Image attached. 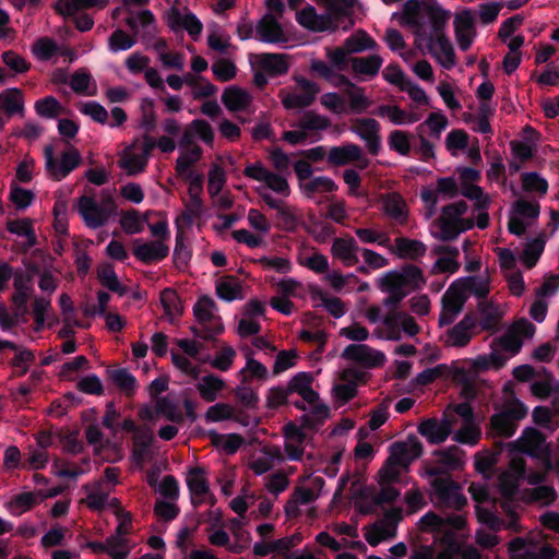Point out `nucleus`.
I'll list each match as a JSON object with an SVG mask.
<instances>
[{
    "mask_svg": "<svg viewBox=\"0 0 559 559\" xmlns=\"http://www.w3.org/2000/svg\"><path fill=\"white\" fill-rule=\"evenodd\" d=\"M37 503L36 497L33 492H21L10 501L9 508L12 514L19 515L23 512L31 510Z\"/></svg>",
    "mask_w": 559,
    "mask_h": 559,
    "instance_id": "60",
    "label": "nucleus"
},
{
    "mask_svg": "<svg viewBox=\"0 0 559 559\" xmlns=\"http://www.w3.org/2000/svg\"><path fill=\"white\" fill-rule=\"evenodd\" d=\"M7 229L11 234H15L20 237H25L27 240V247L31 248L36 245L37 237L32 226V221L28 218L24 219H11L7 223Z\"/></svg>",
    "mask_w": 559,
    "mask_h": 559,
    "instance_id": "44",
    "label": "nucleus"
},
{
    "mask_svg": "<svg viewBox=\"0 0 559 559\" xmlns=\"http://www.w3.org/2000/svg\"><path fill=\"white\" fill-rule=\"evenodd\" d=\"M437 254H442L437 259L433 265V271H438L441 273H455L460 269V263L457 262V257L460 255V251L456 247L451 246H439L435 249Z\"/></svg>",
    "mask_w": 559,
    "mask_h": 559,
    "instance_id": "26",
    "label": "nucleus"
},
{
    "mask_svg": "<svg viewBox=\"0 0 559 559\" xmlns=\"http://www.w3.org/2000/svg\"><path fill=\"white\" fill-rule=\"evenodd\" d=\"M454 35L457 41L459 48L462 51H467L476 35L475 17L471 9H464L455 14L454 17Z\"/></svg>",
    "mask_w": 559,
    "mask_h": 559,
    "instance_id": "8",
    "label": "nucleus"
},
{
    "mask_svg": "<svg viewBox=\"0 0 559 559\" xmlns=\"http://www.w3.org/2000/svg\"><path fill=\"white\" fill-rule=\"evenodd\" d=\"M431 486L435 490V493H436L438 500L441 503H444L445 501H448L456 489H461V486L459 485V483H456L450 478H442V477L435 478L431 481Z\"/></svg>",
    "mask_w": 559,
    "mask_h": 559,
    "instance_id": "54",
    "label": "nucleus"
},
{
    "mask_svg": "<svg viewBox=\"0 0 559 559\" xmlns=\"http://www.w3.org/2000/svg\"><path fill=\"white\" fill-rule=\"evenodd\" d=\"M349 62L355 74L374 78L382 67L383 59L379 55H369L367 57H353Z\"/></svg>",
    "mask_w": 559,
    "mask_h": 559,
    "instance_id": "27",
    "label": "nucleus"
},
{
    "mask_svg": "<svg viewBox=\"0 0 559 559\" xmlns=\"http://www.w3.org/2000/svg\"><path fill=\"white\" fill-rule=\"evenodd\" d=\"M424 11V0H407L403 4L402 24L415 28V35H426L425 23L419 19L420 12Z\"/></svg>",
    "mask_w": 559,
    "mask_h": 559,
    "instance_id": "23",
    "label": "nucleus"
},
{
    "mask_svg": "<svg viewBox=\"0 0 559 559\" xmlns=\"http://www.w3.org/2000/svg\"><path fill=\"white\" fill-rule=\"evenodd\" d=\"M160 304L163 306L165 316L170 322L175 317H180L183 313L181 299L176 289L171 287L164 288L159 294Z\"/></svg>",
    "mask_w": 559,
    "mask_h": 559,
    "instance_id": "30",
    "label": "nucleus"
},
{
    "mask_svg": "<svg viewBox=\"0 0 559 559\" xmlns=\"http://www.w3.org/2000/svg\"><path fill=\"white\" fill-rule=\"evenodd\" d=\"M136 43L133 36L122 29H116L108 38V48L111 52L124 51L132 48Z\"/></svg>",
    "mask_w": 559,
    "mask_h": 559,
    "instance_id": "55",
    "label": "nucleus"
},
{
    "mask_svg": "<svg viewBox=\"0 0 559 559\" xmlns=\"http://www.w3.org/2000/svg\"><path fill=\"white\" fill-rule=\"evenodd\" d=\"M216 295L225 301L242 299V286L237 277L227 276L216 283Z\"/></svg>",
    "mask_w": 559,
    "mask_h": 559,
    "instance_id": "32",
    "label": "nucleus"
},
{
    "mask_svg": "<svg viewBox=\"0 0 559 559\" xmlns=\"http://www.w3.org/2000/svg\"><path fill=\"white\" fill-rule=\"evenodd\" d=\"M297 126L308 133V131L326 130L331 126V121L324 116L318 115L313 111H307L304 114Z\"/></svg>",
    "mask_w": 559,
    "mask_h": 559,
    "instance_id": "51",
    "label": "nucleus"
},
{
    "mask_svg": "<svg viewBox=\"0 0 559 559\" xmlns=\"http://www.w3.org/2000/svg\"><path fill=\"white\" fill-rule=\"evenodd\" d=\"M129 540L127 538H120L119 536L107 537V550L112 559H127L130 554L128 546Z\"/></svg>",
    "mask_w": 559,
    "mask_h": 559,
    "instance_id": "62",
    "label": "nucleus"
},
{
    "mask_svg": "<svg viewBox=\"0 0 559 559\" xmlns=\"http://www.w3.org/2000/svg\"><path fill=\"white\" fill-rule=\"evenodd\" d=\"M34 109L36 115L43 119H56L64 111L63 106L53 96L37 99L34 104Z\"/></svg>",
    "mask_w": 559,
    "mask_h": 559,
    "instance_id": "36",
    "label": "nucleus"
},
{
    "mask_svg": "<svg viewBox=\"0 0 559 559\" xmlns=\"http://www.w3.org/2000/svg\"><path fill=\"white\" fill-rule=\"evenodd\" d=\"M424 11L429 19L431 31L419 37L426 38L427 41H435L440 36H447L444 28L451 17V12L444 10L437 0H424Z\"/></svg>",
    "mask_w": 559,
    "mask_h": 559,
    "instance_id": "9",
    "label": "nucleus"
},
{
    "mask_svg": "<svg viewBox=\"0 0 559 559\" xmlns=\"http://www.w3.org/2000/svg\"><path fill=\"white\" fill-rule=\"evenodd\" d=\"M405 278L397 271H389L381 278L379 288L383 293L406 292Z\"/></svg>",
    "mask_w": 559,
    "mask_h": 559,
    "instance_id": "58",
    "label": "nucleus"
},
{
    "mask_svg": "<svg viewBox=\"0 0 559 559\" xmlns=\"http://www.w3.org/2000/svg\"><path fill=\"white\" fill-rule=\"evenodd\" d=\"M124 23L134 35H138L141 29L144 41L153 39L157 32L156 20L151 10H142L136 14L130 12L124 19Z\"/></svg>",
    "mask_w": 559,
    "mask_h": 559,
    "instance_id": "11",
    "label": "nucleus"
},
{
    "mask_svg": "<svg viewBox=\"0 0 559 559\" xmlns=\"http://www.w3.org/2000/svg\"><path fill=\"white\" fill-rule=\"evenodd\" d=\"M296 21L299 25L312 32H334L340 25V20L331 12L318 14L312 5L301 9L296 15Z\"/></svg>",
    "mask_w": 559,
    "mask_h": 559,
    "instance_id": "5",
    "label": "nucleus"
},
{
    "mask_svg": "<svg viewBox=\"0 0 559 559\" xmlns=\"http://www.w3.org/2000/svg\"><path fill=\"white\" fill-rule=\"evenodd\" d=\"M428 52L447 70L455 66V51L447 36H440L435 41H427Z\"/></svg>",
    "mask_w": 559,
    "mask_h": 559,
    "instance_id": "19",
    "label": "nucleus"
},
{
    "mask_svg": "<svg viewBox=\"0 0 559 559\" xmlns=\"http://www.w3.org/2000/svg\"><path fill=\"white\" fill-rule=\"evenodd\" d=\"M480 436V429L475 426L474 423L464 424V426L454 433L453 440L462 444L476 445Z\"/></svg>",
    "mask_w": 559,
    "mask_h": 559,
    "instance_id": "63",
    "label": "nucleus"
},
{
    "mask_svg": "<svg viewBox=\"0 0 559 559\" xmlns=\"http://www.w3.org/2000/svg\"><path fill=\"white\" fill-rule=\"evenodd\" d=\"M44 155L47 171L52 179L58 181L66 178L81 163V155L74 147L63 152L60 162L55 157L51 145H47L44 148Z\"/></svg>",
    "mask_w": 559,
    "mask_h": 559,
    "instance_id": "2",
    "label": "nucleus"
},
{
    "mask_svg": "<svg viewBox=\"0 0 559 559\" xmlns=\"http://www.w3.org/2000/svg\"><path fill=\"white\" fill-rule=\"evenodd\" d=\"M383 211L386 216L404 224L407 219V207L404 199L397 192L385 193L381 198Z\"/></svg>",
    "mask_w": 559,
    "mask_h": 559,
    "instance_id": "24",
    "label": "nucleus"
},
{
    "mask_svg": "<svg viewBox=\"0 0 559 559\" xmlns=\"http://www.w3.org/2000/svg\"><path fill=\"white\" fill-rule=\"evenodd\" d=\"M456 287H460L463 294L466 295V293H471L478 299H486L489 294L488 281L477 276H466L455 280L451 283V290H454Z\"/></svg>",
    "mask_w": 559,
    "mask_h": 559,
    "instance_id": "25",
    "label": "nucleus"
},
{
    "mask_svg": "<svg viewBox=\"0 0 559 559\" xmlns=\"http://www.w3.org/2000/svg\"><path fill=\"white\" fill-rule=\"evenodd\" d=\"M257 58L259 68L272 78L286 74L290 67L288 56L285 53L263 52Z\"/></svg>",
    "mask_w": 559,
    "mask_h": 559,
    "instance_id": "18",
    "label": "nucleus"
},
{
    "mask_svg": "<svg viewBox=\"0 0 559 559\" xmlns=\"http://www.w3.org/2000/svg\"><path fill=\"white\" fill-rule=\"evenodd\" d=\"M355 508L362 515H370L377 512L380 504L374 503V496H370L367 488H360L355 492Z\"/></svg>",
    "mask_w": 559,
    "mask_h": 559,
    "instance_id": "56",
    "label": "nucleus"
},
{
    "mask_svg": "<svg viewBox=\"0 0 559 559\" xmlns=\"http://www.w3.org/2000/svg\"><path fill=\"white\" fill-rule=\"evenodd\" d=\"M176 227H177V233H176V239H175L173 260H174L175 266L178 270H182L185 266L188 265V263L192 257V253H191V250L189 249V247L185 243V240H183L185 234H183V230H182L178 219H176Z\"/></svg>",
    "mask_w": 559,
    "mask_h": 559,
    "instance_id": "33",
    "label": "nucleus"
},
{
    "mask_svg": "<svg viewBox=\"0 0 559 559\" xmlns=\"http://www.w3.org/2000/svg\"><path fill=\"white\" fill-rule=\"evenodd\" d=\"M156 413L163 415L169 421L180 424L185 420V415L167 396L159 397L156 401Z\"/></svg>",
    "mask_w": 559,
    "mask_h": 559,
    "instance_id": "49",
    "label": "nucleus"
},
{
    "mask_svg": "<svg viewBox=\"0 0 559 559\" xmlns=\"http://www.w3.org/2000/svg\"><path fill=\"white\" fill-rule=\"evenodd\" d=\"M133 255L142 263L150 265L163 261L169 254V247L160 240L142 242L135 239L133 242Z\"/></svg>",
    "mask_w": 559,
    "mask_h": 559,
    "instance_id": "10",
    "label": "nucleus"
},
{
    "mask_svg": "<svg viewBox=\"0 0 559 559\" xmlns=\"http://www.w3.org/2000/svg\"><path fill=\"white\" fill-rule=\"evenodd\" d=\"M467 296L461 292L460 287L451 290V285L442 296V309L452 314H459L464 307Z\"/></svg>",
    "mask_w": 559,
    "mask_h": 559,
    "instance_id": "45",
    "label": "nucleus"
},
{
    "mask_svg": "<svg viewBox=\"0 0 559 559\" xmlns=\"http://www.w3.org/2000/svg\"><path fill=\"white\" fill-rule=\"evenodd\" d=\"M489 426L491 431L502 438H511L514 436L518 424L514 423L507 413L499 412L490 417Z\"/></svg>",
    "mask_w": 559,
    "mask_h": 559,
    "instance_id": "35",
    "label": "nucleus"
},
{
    "mask_svg": "<svg viewBox=\"0 0 559 559\" xmlns=\"http://www.w3.org/2000/svg\"><path fill=\"white\" fill-rule=\"evenodd\" d=\"M342 358L369 369L381 367L385 362V355L382 352L366 344L347 345L342 353Z\"/></svg>",
    "mask_w": 559,
    "mask_h": 559,
    "instance_id": "7",
    "label": "nucleus"
},
{
    "mask_svg": "<svg viewBox=\"0 0 559 559\" xmlns=\"http://www.w3.org/2000/svg\"><path fill=\"white\" fill-rule=\"evenodd\" d=\"M108 378L112 383L119 388L126 394H131L135 391L136 379L126 368L108 369Z\"/></svg>",
    "mask_w": 559,
    "mask_h": 559,
    "instance_id": "38",
    "label": "nucleus"
},
{
    "mask_svg": "<svg viewBox=\"0 0 559 559\" xmlns=\"http://www.w3.org/2000/svg\"><path fill=\"white\" fill-rule=\"evenodd\" d=\"M301 93H286L281 91L280 96L285 109H302L311 106L320 92V86L304 76H295Z\"/></svg>",
    "mask_w": 559,
    "mask_h": 559,
    "instance_id": "3",
    "label": "nucleus"
},
{
    "mask_svg": "<svg viewBox=\"0 0 559 559\" xmlns=\"http://www.w3.org/2000/svg\"><path fill=\"white\" fill-rule=\"evenodd\" d=\"M5 348L15 352V355L11 360V365L13 367L22 368L21 374H25L28 371V365L33 364L35 360L34 352L27 348H21L11 341L0 340V352Z\"/></svg>",
    "mask_w": 559,
    "mask_h": 559,
    "instance_id": "28",
    "label": "nucleus"
},
{
    "mask_svg": "<svg viewBox=\"0 0 559 559\" xmlns=\"http://www.w3.org/2000/svg\"><path fill=\"white\" fill-rule=\"evenodd\" d=\"M202 148L199 145H193L191 148H183L176 160V174L185 175L186 173L193 171L191 167L202 157Z\"/></svg>",
    "mask_w": 559,
    "mask_h": 559,
    "instance_id": "39",
    "label": "nucleus"
},
{
    "mask_svg": "<svg viewBox=\"0 0 559 559\" xmlns=\"http://www.w3.org/2000/svg\"><path fill=\"white\" fill-rule=\"evenodd\" d=\"M525 452L531 456H539L544 451L546 438L543 432L535 428H526L523 431Z\"/></svg>",
    "mask_w": 559,
    "mask_h": 559,
    "instance_id": "42",
    "label": "nucleus"
},
{
    "mask_svg": "<svg viewBox=\"0 0 559 559\" xmlns=\"http://www.w3.org/2000/svg\"><path fill=\"white\" fill-rule=\"evenodd\" d=\"M0 109L8 117L25 115V97L24 92L19 87L5 88L0 93Z\"/></svg>",
    "mask_w": 559,
    "mask_h": 559,
    "instance_id": "17",
    "label": "nucleus"
},
{
    "mask_svg": "<svg viewBox=\"0 0 559 559\" xmlns=\"http://www.w3.org/2000/svg\"><path fill=\"white\" fill-rule=\"evenodd\" d=\"M478 310L480 314L479 325L481 329L486 331L495 330L499 322V314L492 308V305L487 301H480Z\"/></svg>",
    "mask_w": 559,
    "mask_h": 559,
    "instance_id": "61",
    "label": "nucleus"
},
{
    "mask_svg": "<svg viewBox=\"0 0 559 559\" xmlns=\"http://www.w3.org/2000/svg\"><path fill=\"white\" fill-rule=\"evenodd\" d=\"M350 131L358 135L362 141H367L381 131L380 123L373 118H358L350 127Z\"/></svg>",
    "mask_w": 559,
    "mask_h": 559,
    "instance_id": "46",
    "label": "nucleus"
},
{
    "mask_svg": "<svg viewBox=\"0 0 559 559\" xmlns=\"http://www.w3.org/2000/svg\"><path fill=\"white\" fill-rule=\"evenodd\" d=\"M300 219L290 206H282L275 214V227L285 233H295Z\"/></svg>",
    "mask_w": 559,
    "mask_h": 559,
    "instance_id": "37",
    "label": "nucleus"
},
{
    "mask_svg": "<svg viewBox=\"0 0 559 559\" xmlns=\"http://www.w3.org/2000/svg\"><path fill=\"white\" fill-rule=\"evenodd\" d=\"M157 124V116L155 112V103L152 98L145 97L141 102V119L140 127L145 132L151 133L155 130Z\"/></svg>",
    "mask_w": 559,
    "mask_h": 559,
    "instance_id": "48",
    "label": "nucleus"
},
{
    "mask_svg": "<svg viewBox=\"0 0 559 559\" xmlns=\"http://www.w3.org/2000/svg\"><path fill=\"white\" fill-rule=\"evenodd\" d=\"M257 39L262 43L276 44L286 41L283 28L272 14H265L257 24Z\"/></svg>",
    "mask_w": 559,
    "mask_h": 559,
    "instance_id": "16",
    "label": "nucleus"
},
{
    "mask_svg": "<svg viewBox=\"0 0 559 559\" xmlns=\"http://www.w3.org/2000/svg\"><path fill=\"white\" fill-rule=\"evenodd\" d=\"M328 163L333 166H344L353 162L361 170L369 166V159L364 156L362 148L355 143L346 142L340 146H332L328 153Z\"/></svg>",
    "mask_w": 559,
    "mask_h": 559,
    "instance_id": "6",
    "label": "nucleus"
},
{
    "mask_svg": "<svg viewBox=\"0 0 559 559\" xmlns=\"http://www.w3.org/2000/svg\"><path fill=\"white\" fill-rule=\"evenodd\" d=\"M448 126V118L442 112H431L425 122L420 123L417 128L419 132L424 131V128L427 127L430 130V135L439 138L441 132Z\"/></svg>",
    "mask_w": 559,
    "mask_h": 559,
    "instance_id": "59",
    "label": "nucleus"
},
{
    "mask_svg": "<svg viewBox=\"0 0 559 559\" xmlns=\"http://www.w3.org/2000/svg\"><path fill=\"white\" fill-rule=\"evenodd\" d=\"M154 441L153 430L148 426H140L133 436L132 459L142 464L150 453L151 445Z\"/></svg>",
    "mask_w": 559,
    "mask_h": 559,
    "instance_id": "22",
    "label": "nucleus"
},
{
    "mask_svg": "<svg viewBox=\"0 0 559 559\" xmlns=\"http://www.w3.org/2000/svg\"><path fill=\"white\" fill-rule=\"evenodd\" d=\"M217 309L215 301L204 295L201 296L193 307V314L201 325H210L214 319V311Z\"/></svg>",
    "mask_w": 559,
    "mask_h": 559,
    "instance_id": "41",
    "label": "nucleus"
},
{
    "mask_svg": "<svg viewBox=\"0 0 559 559\" xmlns=\"http://www.w3.org/2000/svg\"><path fill=\"white\" fill-rule=\"evenodd\" d=\"M210 437L213 444L222 447L227 454H235L245 442L243 437L238 433L221 435L212 431Z\"/></svg>",
    "mask_w": 559,
    "mask_h": 559,
    "instance_id": "43",
    "label": "nucleus"
},
{
    "mask_svg": "<svg viewBox=\"0 0 559 559\" xmlns=\"http://www.w3.org/2000/svg\"><path fill=\"white\" fill-rule=\"evenodd\" d=\"M144 221H146V216L141 218L136 210H129L122 213L120 225L127 234L133 235L143 230Z\"/></svg>",
    "mask_w": 559,
    "mask_h": 559,
    "instance_id": "57",
    "label": "nucleus"
},
{
    "mask_svg": "<svg viewBox=\"0 0 559 559\" xmlns=\"http://www.w3.org/2000/svg\"><path fill=\"white\" fill-rule=\"evenodd\" d=\"M223 388L224 381L214 374L204 376L197 384V390L199 391L200 396L209 403L214 402L217 399L218 393Z\"/></svg>",
    "mask_w": 559,
    "mask_h": 559,
    "instance_id": "34",
    "label": "nucleus"
},
{
    "mask_svg": "<svg viewBox=\"0 0 559 559\" xmlns=\"http://www.w3.org/2000/svg\"><path fill=\"white\" fill-rule=\"evenodd\" d=\"M390 150L407 156L411 153V135L402 130H393L388 138Z\"/></svg>",
    "mask_w": 559,
    "mask_h": 559,
    "instance_id": "53",
    "label": "nucleus"
},
{
    "mask_svg": "<svg viewBox=\"0 0 559 559\" xmlns=\"http://www.w3.org/2000/svg\"><path fill=\"white\" fill-rule=\"evenodd\" d=\"M464 451L457 445H451L444 450H437L435 455L438 456L440 464L444 465L451 471H457L464 465L462 455Z\"/></svg>",
    "mask_w": 559,
    "mask_h": 559,
    "instance_id": "40",
    "label": "nucleus"
},
{
    "mask_svg": "<svg viewBox=\"0 0 559 559\" xmlns=\"http://www.w3.org/2000/svg\"><path fill=\"white\" fill-rule=\"evenodd\" d=\"M545 248V241L542 238H535L524 247L521 260L527 269H532L538 262Z\"/></svg>",
    "mask_w": 559,
    "mask_h": 559,
    "instance_id": "50",
    "label": "nucleus"
},
{
    "mask_svg": "<svg viewBox=\"0 0 559 559\" xmlns=\"http://www.w3.org/2000/svg\"><path fill=\"white\" fill-rule=\"evenodd\" d=\"M78 211L87 227L97 229L103 227L114 214L116 203L109 193L103 197L100 204L94 197L82 195L78 200Z\"/></svg>",
    "mask_w": 559,
    "mask_h": 559,
    "instance_id": "1",
    "label": "nucleus"
},
{
    "mask_svg": "<svg viewBox=\"0 0 559 559\" xmlns=\"http://www.w3.org/2000/svg\"><path fill=\"white\" fill-rule=\"evenodd\" d=\"M251 100V95L236 85L226 87L222 95V103L233 112L246 110Z\"/></svg>",
    "mask_w": 559,
    "mask_h": 559,
    "instance_id": "21",
    "label": "nucleus"
},
{
    "mask_svg": "<svg viewBox=\"0 0 559 559\" xmlns=\"http://www.w3.org/2000/svg\"><path fill=\"white\" fill-rule=\"evenodd\" d=\"M417 430L430 444H440L451 435L452 423L447 418L441 421L436 418H428L418 425Z\"/></svg>",
    "mask_w": 559,
    "mask_h": 559,
    "instance_id": "14",
    "label": "nucleus"
},
{
    "mask_svg": "<svg viewBox=\"0 0 559 559\" xmlns=\"http://www.w3.org/2000/svg\"><path fill=\"white\" fill-rule=\"evenodd\" d=\"M109 0H58L53 9L63 17L74 16L79 11L87 9H104Z\"/></svg>",
    "mask_w": 559,
    "mask_h": 559,
    "instance_id": "20",
    "label": "nucleus"
},
{
    "mask_svg": "<svg viewBox=\"0 0 559 559\" xmlns=\"http://www.w3.org/2000/svg\"><path fill=\"white\" fill-rule=\"evenodd\" d=\"M168 26L174 32H177L179 28L186 29L194 40L198 39L203 29L202 22L194 13L189 11L182 15L176 7H173L168 12Z\"/></svg>",
    "mask_w": 559,
    "mask_h": 559,
    "instance_id": "12",
    "label": "nucleus"
},
{
    "mask_svg": "<svg viewBox=\"0 0 559 559\" xmlns=\"http://www.w3.org/2000/svg\"><path fill=\"white\" fill-rule=\"evenodd\" d=\"M423 444L415 435H409L406 441H397L390 445L389 465L407 467L423 454Z\"/></svg>",
    "mask_w": 559,
    "mask_h": 559,
    "instance_id": "4",
    "label": "nucleus"
},
{
    "mask_svg": "<svg viewBox=\"0 0 559 559\" xmlns=\"http://www.w3.org/2000/svg\"><path fill=\"white\" fill-rule=\"evenodd\" d=\"M191 503L194 508H199L205 502V496L210 493V485L205 478V469L201 466L191 468L186 479Z\"/></svg>",
    "mask_w": 559,
    "mask_h": 559,
    "instance_id": "13",
    "label": "nucleus"
},
{
    "mask_svg": "<svg viewBox=\"0 0 559 559\" xmlns=\"http://www.w3.org/2000/svg\"><path fill=\"white\" fill-rule=\"evenodd\" d=\"M357 241L353 237H337L331 246V254L343 262L345 266H354L359 262Z\"/></svg>",
    "mask_w": 559,
    "mask_h": 559,
    "instance_id": "15",
    "label": "nucleus"
},
{
    "mask_svg": "<svg viewBox=\"0 0 559 559\" xmlns=\"http://www.w3.org/2000/svg\"><path fill=\"white\" fill-rule=\"evenodd\" d=\"M343 44L349 53L374 50L378 47L377 41L364 29L348 36Z\"/></svg>",
    "mask_w": 559,
    "mask_h": 559,
    "instance_id": "31",
    "label": "nucleus"
},
{
    "mask_svg": "<svg viewBox=\"0 0 559 559\" xmlns=\"http://www.w3.org/2000/svg\"><path fill=\"white\" fill-rule=\"evenodd\" d=\"M311 294L314 299H319L322 302L325 310L334 318H341L345 314L344 304L338 297H330L320 288L311 290Z\"/></svg>",
    "mask_w": 559,
    "mask_h": 559,
    "instance_id": "47",
    "label": "nucleus"
},
{
    "mask_svg": "<svg viewBox=\"0 0 559 559\" xmlns=\"http://www.w3.org/2000/svg\"><path fill=\"white\" fill-rule=\"evenodd\" d=\"M523 189L527 192H537L544 195L548 191V181L538 173H523L521 175Z\"/></svg>",
    "mask_w": 559,
    "mask_h": 559,
    "instance_id": "52",
    "label": "nucleus"
},
{
    "mask_svg": "<svg viewBox=\"0 0 559 559\" xmlns=\"http://www.w3.org/2000/svg\"><path fill=\"white\" fill-rule=\"evenodd\" d=\"M400 274L405 278L406 286H409L412 290H418L425 284L424 273L416 265H404Z\"/></svg>",
    "mask_w": 559,
    "mask_h": 559,
    "instance_id": "64",
    "label": "nucleus"
},
{
    "mask_svg": "<svg viewBox=\"0 0 559 559\" xmlns=\"http://www.w3.org/2000/svg\"><path fill=\"white\" fill-rule=\"evenodd\" d=\"M395 249L400 258L416 260L426 253L427 247L419 240L399 237L395 239Z\"/></svg>",
    "mask_w": 559,
    "mask_h": 559,
    "instance_id": "29",
    "label": "nucleus"
}]
</instances>
